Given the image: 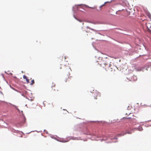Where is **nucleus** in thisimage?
I'll return each mask as SVG.
<instances>
[{"mask_svg": "<svg viewBox=\"0 0 151 151\" xmlns=\"http://www.w3.org/2000/svg\"><path fill=\"white\" fill-rule=\"evenodd\" d=\"M111 58H104L102 59L100 63L98 65V68L101 69L104 68L105 70L109 69L110 65H111Z\"/></svg>", "mask_w": 151, "mask_h": 151, "instance_id": "1", "label": "nucleus"}, {"mask_svg": "<svg viewBox=\"0 0 151 151\" xmlns=\"http://www.w3.org/2000/svg\"><path fill=\"white\" fill-rule=\"evenodd\" d=\"M112 64H113L111 63V65H110L108 69L106 70V71L109 70L112 71L115 70V69L116 68V67L114 65H112Z\"/></svg>", "mask_w": 151, "mask_h": 151, "instance_id": "2", "label": "nucleus"}, {"mask_svg": "<svg viewBox=\"0 0 151 151\" xmlns=\"http://www.w3.org/2000/svg\"><path fill=\"white\" fill-rule=\"evenodd\" d=\"M146 25L148 29V32L151 34V30L150 28H151V23L150 22H147L146 24Z\"/></svg>", "mask_w": 151, "mask_h": 151, "instance_id": "3", "label": "nucleus"}, {"mask_svg": "<svg viewBox=\"0 0 151 151\" xmlns=\"http://www.w3.org/2000/svg\"><path fill=\"white\" fill-rule=\"evenodd\" d=\"M35 82L34 79L32 80L31 81V83L30 84L31 85H32Z\"/></svg>", "mask_w": 151, "mask_h": 151, "instance_id": "4", "label": "nucleus"}, {"mask_svg": "<svg viewBox=\"0 0 151 151\" xmlns=\"http://www.w3.org/2000/svg\"><path fill=\"white\" fill-rule=\"evenodd\" d=\"M23 78L26 79V80L28 79L27 77L25 75L23 76Z\"/></svg>", "mask_w": 151, "mask_h": 151, "instance_id": "5", "label": "nucleus"}, {"mask_svg": "<svg viewBox=\"0 0 151 151\" xmlns=\"http://www.w3.org/2000/svg\"><path fill=\"white\" fill-rule=\"evenodd\" d=\"M86 28H88V29H91V30H93V31H94V29H91L89 27H88V26H87L86 27Z\"/></svg>", "mask_w": 151, "mask_h": 151, "instance_id": "6", "label": "nucleus"}, {"mask_svg": "<svg viewBox=\"0 0 151 151\" xmlns=\"http://www.w3.org/2000/svg\"><path fill=\"white\" fill-rule=\"evenodd\" d=\"M26 81L27 83H29V80L28 79H27L26 80Z\"/></svg>", "mask_w": 151, "mask_h": 151, "instance_id": "7", "label": "nucleus"}, {"mask_svg": "<svg viewBox=\"0 0 151 151\" xmlns=\"http://www.w3.org/2000/svg\"><path fill=\"white\" fill-rule=\"evenodd\" d=\"M121 11V10H119V11H117V12H116V14H119V13H118V12H119V11Z\"/></svg>", "mask_w": 151, "mask_h": 151, "instance_id": "8", "label": "nucleus"}, {"mask_svg": "<svg viewBox=\"0 0 151 151\" xmlns=\"http://www.w3.org/2000/svg\"><path fill=\"white\" fill-rule=\"evenodd\" d=\"M55 86V84H54V85H53L52 86V88H53V87H54Z\"/></svg>", "mask_w": 151, "mask_h": 151, "instance_id": "9", "label": "nucleus"}, {"mask_svg": "<svg viewBox=\"0 0 151 151\" xmlns=\"http://www.w3.org/2000/svg\"><path fill=\"white\" fill-rule=\"evenodd\" d=\"M104 4L102 5L101 6V7L103 6H104Z\"/></svg>", "mask_w": 151, "mask_h": 151, "instance_id": "10", "label": "nucleus"}, {"mask_svg": "<svg viewBox=\"0 0 151 151\" xmlns=\"http://www.w3.org/2000/svg\"><path fill=\"white\" fill-rule=\"evenodd\" d=\"M66 57H66V56H65V57H64V58H65V59H66Z\"/></svg>", "mask_w": 151, "mask_h": 151, "instance_id": "11", "label": "nucleus"}, {"mask_svg": "<svg viewBox=\"0 0 151 151\" xmlns=\"http://www.w3.org/2000/svg\"><path fill=\"white\" fill-rule=\"evenodd\" d=\"M106 139H104V140H106Z\"/></svg>", "mask_w": 151, "mask_h": 151, "instance_id": "12", "label": "nucleus"}, {"mask_svg": "<svg viewBox=\"0 0 151 151\" xmlns=\"http://www.w3.org/2000/svg\"><path fill=\"white\" fill-rule=\"evenodd\" d=\"M53 90H54V91H55V89H53Z\"/></svg>", "mask_w": 151, "mask_h": 151, "instance_id": "13", "label": "nucleus"}, {"mask_svg": "<svg viewBox=\"0 0 151 151\" xmlns=\"http://www.w3.org/2000/svg\"><path fill=\"white\" fill-rule=\"evenodd\" d=\"M95 99H97V98H95Z\"/></svg>", "mask_w": 151, "mask_h": 151, "instance_id": "14", "label": "nucleus"}, {"mask_svg": "<svg viewBox=\"0 0 151 151\" xmlns=\"http://www.w3.org/2000/svg\"><path fill=\"white\" fill-rule=\"evenodd\" d=\"M67 80H66V81H65V82H67Z\"/></svg>", "mask_w": 151, "mask_h": 151, "instance_id": "15", "label": "nucleus"}]
</instances>
